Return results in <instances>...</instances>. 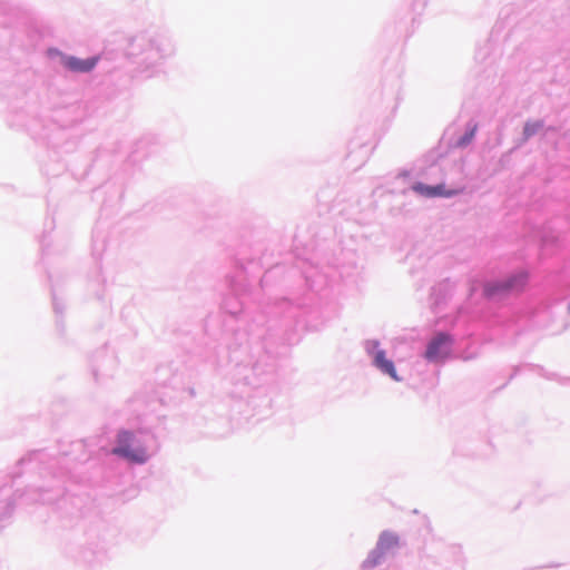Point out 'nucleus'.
Masks as SVG:
<instances>
[{
	"label": "nucleus",
	"instance_id": "1",
	"mask_svg": "<svg viewBox=\"0 0 570 570\" xmlns=\"http://www.w3.org/2000/svg\"><path fill=\"white\" fill-rule=\"evenodd\" d=\"M111 453L139 464L148 460V453L144 446H134V434L129 431L118 433L117 446L112 449Z\"/></svg>",
	"mask_w": 570,
	"mask_h": 570
},
{
	"label": "nucleus",
	"instance_id": "2",
	"mask_svg": "<svg viewBox=\"0 0 570 570\" xmlns=\"http://www.w3.org/2000/svg\"><path fill=\"white\" fill-rule=\"evenodd\" d=\"M528 284V274L518 273L503 281L488 283L483 287L487 297H495L509 293H518L525 288Z\"/></svg>",
	"mask_w": 570,
	"mask_h": 570
},
{
	"label": "nucleus",
	"instance_id": "3",
	"mask_svg": "<svg viewBox=\"0 0 570 570\" xmlns=\"http://www.w3.org/2000/svg\"><path fill=\"white\" fill-rule=\"evenodd\" d=\"M452 338L445 333L436 334L429 343L425 357L431 362H440L446 358L450 354Z\"/></svg>",
	"mask_w": 570,
	"mask_h": 570
},
{
	"label": "nucleus",
	"instance_id": "4",
	"mask_svg": "<svg viewBox=\"0 0 570 570\" xmlns=\"http://www.w3.org/2000/svg\"><path fill=\"white\" fill-rule=\"evenodd\" d=\"M62 65L72 72H89L99 61V57H91L88 59H80L72 56H63Z\"/></svg>",
	"mask_w": 570,
	"mask_h": 570
},
{
	"label": "nucleus",
	"instance_id": "5",
	"mask_svg": "<svg viewBox=\"0 0 570 570\" xmlns=\"http://www.w3.org/2000/svg\"><path fill=\"white\" fill-rule=\"evenodd\" d=\"M374 365L384 374H387L392 380L400 382L401 377H399L394 363L391 360L386 358L385 352L383 350H377L374 353L373 358Z\"/></svg>",
	"mask_w": 570,
	"mask_h": 570
},
{
	"label": "nucleus",
	"instance_id": "6",
	"mask_svg": "<svg viewBox=\"0 0 570 570\" xmlns=\"http://www.w3.org/2000/svg\"><path fill=\"white\" fill-rule=\"evenodd\" d=\"M414 190L426 197L452 196L454 191H446L443 185L428 186L424 184H416Z\"/></svg>",
	"mask_w": 570,
	"mask_h": 570
},
{
	"label": "nucleus",
	"instance_id": "7",
	"mask_svg": "<svg viewBox=\"0 0 570 570\" xmlns=\"http://www.w3.org/2000/svg\"><path fill=\"white\" fill-rule=\"evenodd\" d=\"M399 546V537L390 533L384 532L377 542V551L383 554L384 552H387Z\"/></svg>",
	"mask_w": 570,
	"mask_h": 570
},
{
	"label": "nucleus",
	"instance_id": "8",
	"mask_svg": "<svg viewBox=\"0 0 570 570\" xmlns=\"http://www.w3.org/2000/svg\"><path fill=\"white\" fill-rule=\"evenodd\" d=\"M539 127H540L539 124H527L525 127H524V134L527 136H531V135H533L537 131V129Z\"/></svg>",
	"mask_w": 570,
	"mask_h": 570
},
{
	"label": "nucleus",
	"instance_id": "9",
	"mask_svg": "<svg viewBox=\"0 0 570 570\" xmlns=\"http://www.w3.org/2000/svg\"><path fill=\"white\" fill-rule=\"evenodd\" d=\"M474 134H475V128H473V129L469 132V135L464 136V137L461 139V142H460V144H461V145H466V144H469V142L472 140V138L474 137Z\"/></svg>",
	"mask_w": 570,
	"mask_h": 570
},
{
	"label": "nucleus",
	"instance_id": "10",
	"mask_svg": "<svg viewBox=\"0 0 570 570\" xmlns=\"http://www.w3.org/2000/svg\"><path fill=\"white\" fill-rule=\"evenodd\" d=\"M377 559L376 558H370L365 561L364 566L367 567V568H372L374 567L376 563H377Z\"/></svg>",
	"mask_w": 570,
	"mask_h": 570
}]
</instances>
